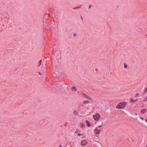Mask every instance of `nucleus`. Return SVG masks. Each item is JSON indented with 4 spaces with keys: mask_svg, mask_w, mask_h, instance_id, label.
<instances>
[{
    "mask_svg": "<svg viewBox=\"0 0 147 147\" xmlns=\"http://www.w3.org/2000/svg\"><path fill=\"white\" fill-rule=\"evenodd\" d=\"M126 102H121L119 103L116 107V108L118 109H123L125 108L127 104Z\"/></svg>",
    "mask_w": 147,
    "mask_h": 147,
    "instance_id": "nucleus-1",
    "label": "nucleus"
},
{
    "mask_svg": "<svg viewBox=\"0 0 147 147\" xmlns=\"http://www.w3.org/2000/svg\"><path fill=\"white\" fill-rule=\"evenodd\" d=\"M93 118L96 121H98L100 119V115L98 113H96L95 115L93 116Z\"/></svg>",
    "mask_w": 147,
    "mask_h": 147,
    "instance_id": "nucleus-2",
    "label": "nucleus"
},
{
    "mask_svg": "<svg viewBox=\"0 0 147 147\" xmlns=\"http://www.w3.org/2000/svg\"><path fill=\"white\" fill-rule=\"evenodd\" d=\"M87 142L85 140H84L81 142V144L82 146H85L87 144Z\"/></svg>",
    "mask_w": 147,
    "mask_h": 147,
    "instance_id": "nucleus-3",
    "label": "nucleus"
},
{
    "mask_svg": "<svg viewBox=\"0 0 147 147\" xmlns=\"http://www.w3.org/2000/svg\"><path fill=\"white\" fill-rule=\"evenodd\" d=\"M63 85H59V86H58L59 88H57L56 87H55V89L57 90H58L59 89H63Z\"/></svg>",
    "mask_w": 147,
    "mask_h": 147,
    "instance_id": "nucleus-4",
    "label": "nucleus"
},
{
    "mask_svg": "<svg viewBox=\"0 0 147 147\" xmlns=\"http://www.w3.org/2000/svg\"><path fill=\"white\" fill-rule=\"evenodd\" d=\"M147 111V110L146 109H142L140 111V113L142 114H144V113Z\"/></svg>",
    "mask_w": 147,
    "mask_h": 147,
    "instance_id": "nucleus-5",
    "label": "nucleus"
},
{
    "mask_svg": "<svg viewBox=\"0 0 147 147\" xmlns=\"http://www.w3.org/2000/svg\"><path fill=\"white\" fill-rule=\"evenodd\" d=\"M77 88L75 86H73L71 88V90L72 91H77Z\"/></svg>",
    "mask_w": 147,
    "mask_h": 147,
    "instance_id": "nucleus-6",
    "label": "nucleus"
},
{
    "mask_svg": "<svg viewBox=\"0 0 147 147\" xmlns=\"http://www.w3.org/2000/svg\"><path fill=\"white\" fill-rule=\"evenodd\" d=\"M73 114L75 115H77L78 114V113L76 110H74L73 112Z\"/></svg>",
    "mask_w": 147,
    "mask_h": 147,
    "instance_id": "nucleus-7",
    "label": "nucleus"
},
{
    "mask_svg": "<svg viewBox=\"0 0 147 147\" xmlns=\"http://www.w3.org/2000/svg\"><path fill=\"white\" fill-rule=\"evenodd\" d=\"M101 131V130H97L96 131L94 132L95 134L96 135H98L99 134Z\"/></svg>",
    "mask_w": 147,
    "mask_h": 147,
    "instance_id": "nucleus-8",
    "label": "nucleus"
},
{
    "mask_svg": "<svg viewBox=\"0 0 147 147\" xmlns=\"http://www.w3.org/2000/svg\"><path fill=\"white\" fill-rule=\"evenodd\" d=\"M84 96L86 98H87L89 99H91V98L88 96V95L85 94H84Z\"/></svg>",
    "mask_w": 147,
    "mask_h": 147,
    "instance_id": "nucleus-9",
    "label": "nucleus"
},
{
    "mask_svg": "<svg viewBox=\"0 0 147 147\" xmlns=\"http://www.w3.org/2000/svg\"><path fill=\"white\" fill-rule=\"evenodd\" d=\"M86 124L87 126H88V127L90 126V125L88 121L87 120H86Z\"/></svg>",
    "mask_w": 147,
    "mask_h": 147,
    "instance_id": "nucleus-10",
    "label": "nucleus"
},
{
    "mask_svg": "<svg viewBox=\"0 0 147 147\" xmlns=\"http://www.w3.org/2000/svg\"><path fill=\"white\" fill-rule=\"evenodd\" d=\"M63 88H66L68 89V87H67V85L65 84H64L63 85Z\"/></svg>",
    "mask_w": 147,
    "mask_h": 147,
    "instance_id": "nucleus-11",
    "label": "nucleus"
},
{
    "mask_svg": "<svg viewBox=\"0 0 147 147\" xmlns=\"http://www.w3.org/2000/svg\"><path fill=\"white\" fill-rule=\"evenodd\" d=\"M138 100V99H134L133 98H132L131 99V102H135L137 100Z\"/></svg>",
    "mask_w": 147,
    "mask_h": 147,
    "instance_id": "nucleus-12",
    "label": "nucleus"
},
{
    "mask_svg": "<svg viewBox=\"0 0 147 147\" xmlns=\"http://www.w3.org/2000/svg\"><path fill=\"white\" fill-rule=\"evenodd\" d=\"M80 125L81 126L83 127H84L85 126V125L82 122H81L80 123Z\"/></svg>",
    "mask_w": 147,
    "mask_h": 147,
    "instance_id": "nucleus-13",
    "label": "nucleus"
},
{
    "mask_svg": "<svg viewBox=\"0 0 147 147\" xmlns=\"http://www.w3.org/2000/svg\"><path fill=\"white\" fill-rule=\"evenodd\" d=\"M147 92V87L146 88H145L144 89V94H145Z\"/></svg>",
    "mask_w": 147,
    "mask_h": 147,
    "instance_id": "nucleus-14",
    "label": "nucleus"
},
{
    "mask_svg": "<svg viewBox=\"0 0 147 147\" xmlns=\"http://www.w3.org/2000/svg\"><path fill=\"white\" fill-rule=\"evenodd\" d=\"M144 100L145 101H147V96L144 97Z\"/></svg>",
    "mask_w": 147,
    "mask_h": 147,
    "instance_id": "nucleus-15",
    "label": "nucleus"
},
{
    "mask_svg": "<svg viewBox=\"0 0 147 147\" xmlns=\"http://www.w3.org/2000/svg\"><path fill=\"white\" fill-rule=\"evenodd\" d=\"M88 100H85L84 102V104H86V103H88Z\"/></svg>",
    "mask_w": 147,
    "mask_h": 147,
    "instance_id": "nucleus-16",
    "label": "nucleus"
},
{
    "mask_svg": "<svg viewBox=\"0 0 147 147\" xmlns=\"http://www.w3.org/2000/svg\"><path fill=\"white\" fill-rule=\"evenodd\" d=\"M97 130H98V127H97L94 129V132H95V131H97Z\"/></svg>",
    "mask_w": 147,
    "mask_h": 147,
    "instance_id": "nucleus-17",
    "label": "nucleus"
},
{
    "mask_svg": "<svg viewBox=\"0 0 147 147\" xmlns=\"http://www.w3.org/2000/svg\"><path fill=\"white\" fill-rule=\"evenodd\" d=\"M127 65L125 64V63H124V67L125 68H127Z\"/></svg>",
    "mask_w": 147,
    "mask_h": 147,
    "instance_id": "nucleus-18",
    "label": "nucleus"
},
{
    "mask_svg": "<svg viewBox=\"0 0 147 147\" xmlns=\"http://www.w3.org/2000/svg\"><path fill=\"white\" fill-rule=\"evenodd\" d=\"M41 62H42V60H40L39 61V65H38V66H40V65H41Z\"/></svg>",
    "mask_w": 147,
    "mask_h": 147,
    "instance_id": "nucleus-19",
    "label": "nucleus"
},
{
    "mask_svg": "<svg viewBox=\"0 0 147 147\" xmlns=\"http://www.w3.org/2000/svg\"><path fill=\"white\" fill-rule=\"evenodd\" d=\"M77 36V35L76 34V33H74L73 34V36L74 37H75L76 36Z\"/></svg>",
    "mask_w": 147,
    "mask_h": 147,
    "instance_id": "nucleus-20",
    "label": "nucleus"
},
{
    "mask_svg": "<svg viewBox=\"0 0 147 147\" xmlns=\"http://www.w3.org/2000/svg\"><path fill=\"white\" fill-rule=\"evenodd\" d=\"M139 95V93H136V95H135V96L136 97L138 95Z\"/></svg>",
    "mask_w": 147,
    "mask_h": 147,
    "instance_id": "nucleus-21",
    "label": "nucleus"
},
{
    "mask_svg": "<svg viewBox=\"0 0 147 147\" xmlns=\"http://www.w3.org/2000/svg\"><path fill=\"white\" fill-rule=\"evenodd\" d=\"M83 135V134H80L79 133H78V136H82Z\"/></svg>",
    "mask_w": 147,
    "mask_h": 147,
    "instance_id": "nucleus-22",
    "label": "nucleus"
},
{
    "mask_svg": "<svg viewBox=\"0 0 147 147\" xmlns=\"http://www.w3.org/2000/svg\"><path fill=\"white\" fill-rule=\"evenodd\" d=\"M53 74H55V71H54V70H53Z\"/></svg>",
    "mask_w": 147,
    "mask_h": 147,
    "instance_id": "nucleus-23",
    "label": "nucleus"
},
{
    "mask_svg": "<svg viewBox=\"0 0 147 147\" xmlns=\"http://www.w3.org/2000/svg\"><path fill=\"white\" fill-rule=\"evenodd\" d=\"M102 125H99L98 127H102Z\"/></svg>",
    "mask_w": 147,
    "mask_h": 147,
    "instance_id": "nucleus-24",
    "label": "nucleus"
},
{
    "mask_svg": "<svg viewBox=\"0 0 147 147\" xmlns=\"http://www.w3.org/2000/svg\"><path fill=\"white\" fill-rule=\"evenodd\" d=\"M38 73L40 74V75H41V73L40 72H38Z\"/></svg>",
    "mask_w": 147,
    "mask_h": 147,
    "instance_id": "nucleus-25",
    "label": "nucleus"
},
{
    "mask_svg": "<svg viewBox=\"0 0 147 147\" xmlns=\"http://www.w3.org/2000/svg\"><path fill=\"white\" fill-rule=\"evenodd\" d=\"M78 129H77V130L76 131V132H75L76 133V134L78 133Z\"/></svg>",
    "mask_w": 147,
    "mask_h": 147,
    "instance_id": "nucleus-26",
    "label": "nucleus"
},
{
    "mask_svg": "<svg viewBox=\"0 0 147 147\" xmlns=\"http://www.w3.org/2000/svg\"><path fill=\"white\" fill-rule=\"evenodd\" d=\"M92 6V5H89V8H90Z\"/></svg>",
    "mask_w": 147,
    "mask_h": 147,
    "instance_id": "nucleus-27",
    "label": "nucleus"
},
{
    "mask_svg": "<svg viewBox=\"0 0 147 147\" xmlns=\"http://www.w3.org/2000/svg\"><path fill=\"white\" fill-rule=\"evenodd\" d=\"M78 7H75V8H74V9H78Z\"/></svg>",
    "mask_w": 147,
    "mask_h": 147,
    "instance_id": "nucleus-28",
    "label": "nucleus"
},
{
    "mask_svg": "<svg viewBox=\"0 0 147 147\" xmlns=\"http://www.w3.org/2000/svg\"><path fill=\"white\" fill-rule=\"evenodd\" d=\"M135 115H138L137 113H136L135 114Z\"/></svg>",
    "mask_w": 147,
    "mask_h": 147,
    "instance_id": "nucleus-29",
    "label": "nucleus"
},
{
    "mask_svg": "<svg viewBox=\"0 0 147 147\" xmlns=\"http://www.w3.org/2000/svg\"><path fill=\"white\" fill-rule=\"evenodd\" d=\"M61 146H62V145L61 144L60 145L59 147H61Z\"/></svg>",
    "mask_w": 147,
    "mask_h": 147,
    "instance_id": "nucleus-30",
    "label": "nucleus"
},
{
    "mask_svg": "<svg viewBox=\"0 0 147 147\" xmlns=\"http://www.w3.org/2000/svg\"><path fill=\"white\" fill-rule=\"evenodd\" d=\"M145 121L147 123V119H145Z\"/></svg>",
    "mask_w": 147,
    "mask_h": 147,
    "instance_id": "nucleus-31",
    "label": "nucleus"
},
{
    "mask_svg": "<svg viewBox=\"0 0 147 147\" xmlns=\"http://www.w3.org/2000/svg\"><path fill=\"white\" fill-rule=\"evenodd\" d=\"M49 17H51V16L49 14Z\"/></svg>",
    "mask_w": 147,
    "mask_h": 147,
    "instance_id": "nucleus-32",
    "label": "nucleus"
},
{
    "mask_svg": "<svg viewBox=\"0 0 147 147\" xmlns=\"http://www.w3.org/2000/svg\"><path fill=\"white\" fill-rule=\"evenodd\" d=\"M85 136H84L83 137H82V138H85Z\"/></svg>",
    "mask_w": 147,
    "mask_h": 147,
    "instance_id": "nucleus-33",
    "label": "nucleus"
},
{
    "mask_svg": "<svg viewBox=\"0 0 147 147\" xmlns=\"http://www.w3.org/2000/svg\"><path fill=\"white\" fill-rule=\"evenodd\" d=\"M140 118L142 119L143 120V118L142 117H141Z\"/></svg>",
    "mask_w": 147,
    "mask_h": 147,
    "instance_id": "nucleus-34",
    "label": "nucleus"
},
{
    "mask_svg": "<svg viewBox=\"0 0 147 147\" xmlns=\"http://www.w3.org/2000/svg\"><path fill=\"white\" fill-rule=\"evenodd\" d=\"M81 19H83V18H82V17H81Z\"/></svg>",
    "mask_w": 147,
    "mask_h": 147,
    "instance_id": "nucleus-35",
    "label": "nucleus"
},
{
    "mask_svg": "<svg viewBox=\"0 0 147 147\" xmlns=\"http://www.w3.org/2000/svg\"><path fill=\"white\" fill-rule=\"evenodd\" d=\"M95 70H96V71H97V69H95Z\"/></svg>",
    "mask_w": 147,
    "mask_h": 147,
    "instance_id": "nucleus-36",
    "label": "nucleus"
},
{
    "mask_svg": "<svg viewBox=\"0 0 147 147\" xmlns=\"http://www.w3.org/2000/svg\"><path fill=\"white\" fill-rule=\"evenodd\" d=\"M146 147H147V146H146Z\"/></svg>",
    "mask_w": 147,
    "mask_h": 147,
    "instance_id": "nucleus-37",
    "label": "nucleus"
}]
</instances>
